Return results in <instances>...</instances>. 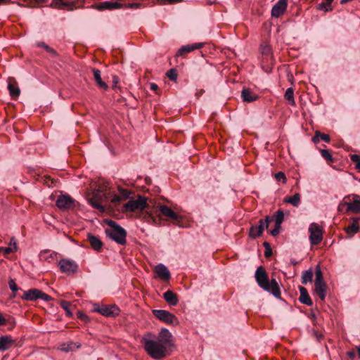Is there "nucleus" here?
<instances>
[{
    "mask_svg": "<svg viewBox=\"0 0 360 360\" xmlns=\"http://www.w3.org/2000/svg\"><path fill=\"white\" fill-rule=\"evenodd\" d=\"M350 158L356 164L355 168L360 172V155L357 154L351 155Z\"/></svg>",
    "mask_w": 360,
    "mask_h": 360,
    "instance_id": "nucleus-38",
    "label": "nucleus"
},
{
    "mask_svg": "<svg viewBox=\"0 0 360 360\" xmlns=\"http://www.w3.org/2000/svg\"><path fill=\"white\" fill-rule=\"evenodd\" d=\"M39 293L40 290L32 288L27 291H25L24 295L22 297V299L30 301H34L39 299Z\"/></svg>",
    "mask_w": 360,
    "mask_h": 360,
    "instance_id": "nucleus-23",
    "label": "nucleus"
},
{
    "mask_svg": "<svg viewBox=\"0 0 360 360\" xmlns=\"http://www.w3.org/2000/svg\"><path fill=\"white\" fill-rule=\"evenodd\" d=\"M56 252H51L49 254V256L48 257H46L45 259L47 260L49 262H51V260H53L55 257H56Z\"/></svg>",
    "mask_w": 360,
    "mask_h": 360,
    "instance_id": "nucleus-51",
    "label": "nucleus"
},
{
    "mask_svg": "<svg viewBox=\"0 0 360 360\" xmlns=\"http://www.w3.org/2000/svg\"><path fill=\"white\" fill-rule=\"evenodd\" d=\"M285 203H290L294 207H298L300 203V195L295 193L292 196L285 197L283 200Z\"/></svg>",
    "mask_w": 360,
    "mask_h": 360,
    "instance_id": "nucleus-29",
    "label": "nucleus"
},
{
    "mask_svg": "<svg viewBox=\"0 0 360 360\" xmlns=\"http://www.w3.org/2000/svg\"><path fill=\"white\" fill-rule=\"evenodd\" d=\"M341 206H347V212L354 213L360 212V196L357 195H352V202L344 201L339 205V210Z\"/></svg>",
    "mask_w": 360,
    "mask_h": 360,
    "instance_id": "nucleus-12",
    "label": "nucleus"
},
{
    "mask_svg": "<svg viewBox=\"0 0 360 360\" xmlns=\"http://www.w3.org/2000/svg\"><path fill=\"white\" fill-rule=\"evenodd\" d=\"M56 206L63 210H68L74 208L75 201L68 195H63L58 198L56 202Z\"/></svg>",
    "mask_w": 360,
    "mask_h": 360,
    "instance_id": "nucleus-11",
    "label": "nucleus"
},
{
    "mask_svg": "<svg viewBox=\"0 0 360 360\" xmlns=\"http://www.w3.org/2000/svg\"><path fill=\"white\" fill-rule=\"evenodd\" d=\"M150 89L153 90V91H155L158 88V85L156 84H155V83H151L150 84Z\"/></svg>",
    "mask_w": 360,
    "mask_h": 360,
    "instance_id": "nucleus-55",
    "label": "nucleus"
},
{
    "mask_svg": "<svg viewBox=\"0 0 360 360\" xmlns=\"http://www.w3.org/2000/svg\"><path fill=\"white\" fill-rule=\"evenodd\" d=\"M204 46V43L199 42V43H195L193 44H188L186 46H182L181 49H179V51L176 53V56H182L186 55L188 53H190L195 49H200L202 48Z\"/></svg>",
    "mask_w": 360,
    "mask_h": 360,
    "instance_id": "nucleus-16",
    "label": "nucleus"
},
{
    "mask_svg": "<svg viewBox=\"0 0 360 360\" xmlns=\"http://www.w3.org/2000/svg\"><path fill=\"white\" fill-rule=\"evenodd\" d=\"M37 46L44 49L47 53H50L52 56H57V52L44 42L41 41L37 43Z\"/></svg>",
    "mask_w": 360,
    "mask_h": 360,
    "instance_id": "nucleus-34",
    "label": "nucleus"
},
{
    "mask_svg": "<svg viewBox=\"0 0 360 360\" xmlns=\"http://www.w3.org/2000/svg\"><path fill=\"white\" fill-rule=\"evenodd\" d=\"M347 198H348V199H349V196H347V197H345V199H347Z\"/></svg>",
    "mask_w": 360,
    "mask_h": 360,
    "instance_id": "nucleus-62",
    "label": "nucleus"
},
{
    "mask_svg": "<svg viewBox=\"0 0 360 360\" xmlns=\"http://www.w3.org/2000/svg\"><path fill=\"white\" fill-rule=\"evenodd\" d=\"M153 314L159 320L168 324H177V318L168 311L163 309H154Z\"/></svg>",
    "mask_w": 360,
    "mask_h": 360,
    "instance_id": "nucleus-10",
    "label": "nucleus"
},
{
    "mask_svg": "<svg viewBox=\"0 0 360 360\" xmlns=\"http://www.w3.org/2000/svg\"><path fill=\"white\" fill-rule=\"evenodd\" d=\"M39 299H41L42 300L44 301H50L51 300V297L49 295L40 290Z\"/></svg>",
    "mask_w": 360,
    "mask_h": 360,
    "instance_id": "nucleus-47",
    "label": "nucleus"
},
{
    "mask_svg": "<svg viewBox=\"0 0 360 360\" xmlns=\"http://www.w3.org/2000/svg\"><path fill=\"white\" fill-rule=\"evenodd\" d=\"M285 98L288 101L291 105H295V102L294 100V91L292 88H288L285 93Z\"/></svg>",
    "mask_w": 360,
    "mask_h": 360,
    "instance_id": "nucleus-32",
    "label": "nucleus"
},
{
    "mask_svg": "<svg viewBox=\"0 0 360 360\" xmlns=\"http://www.w3.org/2000/svg\"><path fill=\"white\" fill-rule=\"evenodd\" d=\"M264 246L266 248V250H265V252H264L265 257H269L271 256L272 251H271V249L269 243H267V242H264Z\"/></svg>",
    "mask_w": 360,
    "mask_h": 360,
    "instance_id": "nucleus-44",
    "label": "nucleus"
},
{
    "mask_svg": "<svg viewBox=\"0 0 360 360\" xmlns=\"http://www.w3.org/2000/svg\"><path fill=\"white\" fill-rule=\"evenodd\" d=\"M342 207H343V206H341V207H340V210L338 209V210H339V211H342Z\"/></svg>",
    "mask_w": 360,
    "mask_h": 360,
    "instance_id": "nucleus-61",
    "label": "nucleus"
},
{
    "mask_svg": "<svg viewBox=\"0 0 360 360\" xmlns=\"http://www.w3.org/2000/svg\"><path fill=\"white\" fill-rule=\"evenodd\" d=\"M77 314H78V317L79 319H82L84 321L88 320V316L86 314H83L82 312H78Z\"/></svg>",
    "mask_w": 360,
    "mask_h": 360,
    "instance_id": "nucleus-52",
    "label": "nucleus"
},
{
    "mask_svg": "<svg viewBox=\"0 0 360 360\" xmlns=\"http://www.w3.org/2000/svg\"><path fill=\"white\" fill-rule=\"evenodd\" d=\"M287 0H278L271 9V15L278 18L283 15L287 8Z\"/></svg>",
    "mask_w": 360,
    "mask_h": 360,
    "instance_id": "nucleus-14",
    "label": "nucleus"
},
{
    "mask_svg": "<svg viewBox=\"0 0 360 360\" xmlns=\"http://www.w3.org/2000/svg\"><path fill=\"white\" fill-rule=\"evenodd\" d=\"M8 285L10 289L13 292H16L18 290V285L15 283L14 280L11 278L8 281Z\"/></svg>",
    "mask_w": 360,
    "mask_h": 360,
    "instance_id": "nucleus-45",
    "label": "nucleus"
},
{
    "mask_svg": "<svg viewBox=\"0 0 360 360\" xmlns=\"http://www.w3.org/2000/svg\"><path fill=\"white\" fill-rule=\"evenodd\" d=\"M319 134H320V131H316L315 135L312 139L314 143H316L319 141V139H320Z\"/></svg>",
    "mask_w": 360,
    "mask_h": 360,
    "instance_id": "nucleus-50",
    "label": "nucleus"
},
{
    "mask_svg": "<svg viewBox=\"0 0 360 360\" xmlns=\"http://www.w3.org/2000/svg\"><path fill=\"white\" fill-rule=\"evenodd\" d=\"M309 240L311 245L319 244L323 239V231L321 226L316 223H311L309 227Z\"/></svg>",
    "mask_w": 360,
    "mask_h": 360,
    "instance_id": "nucleus-9",
    "label": "nucleus"
},
{
    "mask_svg": "<svg viewBox=\"0 0 360 360\" xmlns=\"http://www.w3.org/2000/svg\"><path fill=\"white\" fill-rule=\"evenodd\" d=\"M281 226L275 224V228L271 231V234L273 236H277L281 231Z\"/></svg>",
    "mask_w": 360,
    "mask_h": 360,
    "instance_id": "nucleus-46",
    "label": "nucleus"
},
{
    "mask_svg": "<svg viewBox=\"0 0 360 360\" xmlns=\"http://www.w3.org/2000/svg\"><path fill=\"white\" fill-rule=\"evenodd\" d=\"M359 224L358 219H354L352 224L345 228L347 233L353 236L359 231Z\"/></svg>",
    "mask_w": 360,
    "mask_h": 360,
    "instance_id": "nucleus-28",
    "label": "nucleus"
},
{
    "mask_svg": "<svg viewBox=\"0 0 360 360\" xmlns=\"http://www.w3.org/2000/svg\"><path fill=\"white\" fill-rule=\"evenodd\" d=\"M315 283H325L323 278V274L322 272L319 268V266H317L316 268L315 271Z\"/></svg>",
    "mask_w": 360,
    "mask_h": 360,
    "instance_id": "nucleus-36",
    "label": "nucleus"
},
{
    "mask_svg": "<svg viewBox=\"0 0 360 360\" xmlns=\"http://www.w3.org/2000/svg\"><path fill=\"white\" fill-rule=\"evenodd\" d=\"M4 326H7L8 330H11L15 326V321L13 318L8 316V318L5 317V323Z\"/></svg>",
    "mask_w": 360,
    "mask_h": 360,
    "instance_id": "nucleus-35",
    "label": "nucleus"
},
{
    "mask_svg": "<svg viewBox=\"0 0 360 360\" xmlns=\"http://www.w3.org/2000/svg\"><path fill=\"white\" fill-rule=\"evenodd\" d=\"M8 0H0V4L7 2Z\"/></svg>",
    "mask_w": 360,
    "mask_h": 360,
    "instance_id": "nucleus-57",
    "label": "nucleus"
},
{
    "mask_svg": "<svg viewBox=\"0 0 360 360\" xmlns=\"http://www.w3.org/2000/svg\"><path fill=\"white\" fill-rule=\"evenodd\" d=\"M155 272L158 278L163 281H169L171 277L167 267L162 264H159L155 266Z\"/></svg>",
    "mask_w": 360,
    "mask_h": 360,
    "instance_id": "nucleus-17",
    "label": "nucleus"
},
{
    "mask_svg": "<svg viewBox=\"0 0 360 360\" xmlns=\"http://www.w3.org/2000/svg\"><path fill=\"white\" fill-rule=\"evenodd\" d=\"M261 52L262 55L269 56L271 54V48L267 44H262L260 46Z\"/></svg>",
    "mask_w": 360,
    "mask_h": 360,
    "instance_id": "nucleus-39",
    "label": "nucleus"
},
{
    "mask_svg": "<svg viewBox=\"0 0 360 360\" xmlns=\"http://www.w3.org/2000/svg\"><path fill=\"white\" fill-rule=\"evenodd\" d=\"M13 240V247L8 246V247H1V252H3L4 255H8L10 253L14 252L17 250V243L16 240L14 238H11V241Z\"/></svg>",
    "mask_w": 360,
    "mask_h": 360,
    "instance_id": "nucleus-31",
    "label": "nucleus"
},
{
    "mask_svg": "<svg viewBox=\"0 0 360 360\" xmlns=\"http://www.w3.org/2000/svg\"><path fill=\"white\" fill-rule=\"evenodd\" d=\"M91 311L106 317L115 316L120 313V309L116 305H99L98 304H94Z\"/></svg>",
    "mask_w": 360,
    "mask_h": 360,
    "instance_id": "nucleus-5",
    "label": "nucleus"
},
{
    "mask_svg": "<svg viewBox=\"0 0 360 360\" xmlns=\"http://www.w3.org/2000/svg\"><path fill=\"white\" fill-rule=\"evenodd\" d=\"M110 229H105L106 235L120 245L126 243L127 231L117 222L111 219L105 220Z\"/></svg>",
    "mask_w": 360,
    "mask_h": 360,
    "instance_id": "nucleus-4",
    "label": "nucleus"
},
{
    "mask_svg": "<svg viewBox=\"0 0 360 360\" xmlns=\"http://www.w3.org/2000/svg\"><path fill=\"white\" fill-rule=\"evenodd\" d=\"M241 96L245 102H252L258 98V96L254 94L250 89H244L241 92Z\"/></svg>",
    "mask_w": 360,
    "mask_h": 360,
    "instance_id": "nucleus-25",
    "label": "nucleus"
},
{
    "mask_svg": "<svg viewBox=\"0 0 360 360\" xmlns=\"http://www.w3.org/2000/svg\"><path fill=\"white\" fill-rule=\"evenodd\" d=\"M270 217L272 219V221H275V224L281 226V224L284 221V212L282 210H278L272 217Z\"/></svg>",
    "mask_w": 360,
    "mask_h": 360,
    "instance_id": "nucleus-30",
    "label": "nucleus"
},
{
    "mask_svg": "<svg viewBox=\"0 0 360 360\" xmlns=\"http://www.w3.org/2000/svg\"><path fill=\"white\" fill-rule=\"evenodd\" d=\"M160 212L165 217H167L175 221H180L181 217L174 212L169 207L165 205H161L159 207Z\"/></svg>",
    "mask_w": 360,
    "mask_h": 360,
    "instance_id": "nucleus-13",
    "label": "nucleus"
},
{
    "mask_svg": "<svg viewBox=\"0 0 360 360\" xmlns=\"http://www.w3.org/2000/svg\"><path fill=\"white\" fill-rule=\"evenodd\" d=\"M131 192L121 187L118 188V194L112 193L108 184H100L92 192V196L88 198L89 204L101 212L105 211L102 203L108 205L109 202L116 205L120 202L130 198Z\"/></svg>",
    "mask_w": 360,
    "mask_h": 360,
    "instance_id": "nucleus-1",
    "label": "nucleus"
},
{
    "mask_svg": "<svg viewBox=\"0 0 360 360\" xmlns=\"http://www.w3.org/2000/svg\"><path fill=\"white\" fill-rule=\"evenodd\" d=\"M87 240L91 247L96 251H100L103 247L102 241L97 236L91 233L87 234Z\"/></svg>",
    "mask_w": 360,
    "mask_h": 360,
    "instance_id": "nucleus-18",
    "label": "nucleus"
},
{
    "mask_svg": "<svg viewBox=\"0 0 360 360\" xmlns=\"http://www.w3.org/2000/svg\"><path fill=\"white\" fill-rule=\"evenodd\" d=\"M123 7V5L117 2L112 1H103L101 2L98 6L99 10H115Z\"/></svg>",
    "mask_w": 360,
    "mask_h": 360,
    "instance_id": "nucleus-20",
    "label": "nucleus"
},
{
    "mask_svg": "<svg viewBox=\"0 0 360 360\" xmlns=\"http://www.w3.org/2000/svg\"><path fill=\"white\" fill-rule=\"evenodd\" d=\"M319 138L321 140H323V141L327 142V143H328L330 141V136L328 134H321V132H320V134H319Z\"/></svg>",
    "mask_w": 360,
    "mask_h": 360,
    "instance_id": "nucleus-48",
    "label": "nucleus"
},
{
    "mask_svg": "<svg viewBox=\"0 0 360 360\" xmlns=\"http://www.w3.org/2000/svg\"><path fill=\"white\" fill-rule=\"evenodd\" d=\"M147 207V200L145 197L138 195L136 200L130 199L124 205V209L127 212L142 211Z\"/></svg>",
    "mask_w": 360,
    "mask_h": 360,
    "instance_id": "nucleus-6",
    "label": "nucleus"
},
{
    "mask_svg": "<svg viewBox=\"0 0 360 360\" xmlns=\"http://www.w3.org/2000/svg\"><path fill=\"white\" fill-rule=\"evenodd\" d=\"M315 292L319 297L323 301L326 295V285L325 283H314Z\"/></svg>",
    "mask_w": 360,
    "mask_h": 360,
    "instance_id": "nucleus-27",
    "label": "nucleus"
},
{
    "mask_svg": "<svg viewBox=\"0 0 360 360\" xmlns=\"http://www.w3.org/2000/svg\"><path fill=\"white\" fill-rule=\"evenodd\" d=\"M163 298L168 304H169L172 306H176L179 302L176 294H175L171 290L166 291L163 294Z\"/></svg>",
    "mask_w": 360,
    "mask_h": 360,
    "instance_id": "nucleus-24",
    "label": "nucleus"
},
{
    "mask_svg": "<svg viewBox=\"0 0 360 360\" xmlns=\"http://www.w3.org/2000/svg\"><path fill=\"white\" fill-rule=\"evenodd\" d=\"M9 246L13 247V241H11V240H10Z\"/></svg>",
    "mask_w": 360,
    "mask_h": 360,
    "instance_id": "nucleus-58",
    "label": "nucleus"
},
{
    "mask_svg": "<svg viewBox=\"0 0 360 360\" xmlns=\"http://www.w3.org/2000/svg\"><path fill=\"white\" fill-rule=\"evenodd\" d=\"M4 323H5V316H4L1 313H0V326H4Z\"/></svg>",
    "mask_w": 360,
    "mask_h": 360,
    "instance_id": "nucleus-54",
    "label": "nucleus"
},
{
    "mask_svg": "<svg viewBox=\"0 0 360 360\" xmlns=\"http://www.w3.org/2000/svg\"><path fill=\"white\" fill-rule=\"evenodd\" d=\"M317 9L319 11H324L325 12H328L332 10L331 4L321 3L317 5Z\"/></svg>",
    "mask_w": 360,
    "mask_h": 360,
    "instance_id": "nucleus-37",
    "label": "nucleus"
},
{
    "mask_svg": "<svg viewBox=\"0 0 360 360\" xmlns=\"http://www.w3.org/2000/svg\"><path fill=\"white\" fill-rule=\"evenodd\" d=\"M144 349L155 359H161L166 356L167 345L156 338H143Z\"/></svg>",
    "mask_w": 360,
    "mask_h": 360,
    "instance_id": "nucleus-3",
    "label": "nucleus"
},
{
    "mask_svg": "<svg viewBox=\"0 0 360 360\" xmlns=\"http://www.w3.org/2000/svg\"><path fill=\"white\" fill-rule=\"evenodd\" d=\"M58 266L60 271L68 276L75 274L78 270V264L69 259H61L58 262Z\"/></svg>",
    "mask_w": 360,
    "mask_h": 360,
    "instance_id": "nucleus-8",
    "label": "nucleus"
},
{
    "mask_svg": "<svg viewBox=\"0 0 360 360\" xmlns=\"http://www.w3.org/2000/svg\"><path fill=\"white\" fill-rule=\"evenodd\" d=\"M92 72L94 79L96 81L97 86L103 90H107L108 89V86L102 80L101 71L98 69L93 68Z\"/></svg>",
    "mask_w": 360,
    "mask_h": 360,
    "instance_id": "nucleus-22",
    "label": "nucleus"
},
{
    "mask_svg": "<svg viewBox=\"0 0 360 360\" xmlns=\"http://www.w3.org/2000/svg\"><path fill=\"white\" fill-rule=\"evenodd\" d=\"M8 89L9 94L12 98H15L19 96L20 90L18 88V86H17L14 79L12 78L8 79Z\"/></svg>",
    "mask_w": 360,
    "mask_h": 360,
    "instance_id": "nucleus-21",
    "label": "nucleus"
},
{
    "mask_svg": "<svg viewBox=\"0 0 360 360\" xmlns=\"http://www.w3.org/2000/svg\"><path fill=\"white\" fill-rule=\"evenodd\" d=\"M275 178L276 181H283V183H285L286 181V178L285 176V174L282 172H279L275 174Z\"/></svg>",
    "mask_w": 360,
    "mask_h": 360,
    "instance_id": "nucleus-43",
    "label": "nucleus"
},
{
    "mask_svg": "<svg viewBox=\"0 0 360 360\" xmlns=\"http://www.w3.org/2000/svg\"><path fill=\"white\" fill-rule=\"evenodd\" d=\"M15 340L11 335H2L0 337V352L10 349L15 344Z\"/></svg>",
    "mask_w": 360,
    "mask_h": 360,
    "instance_id": "nucleus-15",
    "label": "nucleus"
},
{
    "mask_svg": "<svg viewBox=\"0 0 360 360\" xmlns=\"http://www.w3.org/2000/svg\"><path fill=\"white\" fill-rule=\"evenodd\" d=\"M299 290L300 293L299 298L300 302L302 304H307V306L312 305L313 302L310 296L309 295L307 290L305 288L300 286L299 288Z\"/></svg>",
    "mask_w": 360,
    "mask_h": 360,
    "instance_id": "nucleus-19",
    "label": "nucleus"
},
{
    "mask_svg": "<svg viewBox=\"0 0 360 360\" xmlns=\"http://www.w3.org/2000/svg\"><path fill=\"white\" fill-rule=\"evenodd\" d=\"M255 279L259 286L271 293L276 297H279L281 290L279 285L275 278H271L269 281L268 275L263 266H259L255 272Z\"/></svg>",
    "mask_w": 360,
    "mask_h": 360,
    "instance_id": "nucleus-2",
    "label": "nucleus"
},
{
    "mask_svg": "<svg viewBox=\"0 0 360 360\" xmlns=\"http://www.w3.org/2000/svg\"><path fill=\"white\" fill-rule=\"evenodd\" d=\"M272 221L270 216H266L264 219H260L259 224L253 225L250 229V237L256 238L260 236L265 229H268L269 223Z\"/></svg>",
    "mask_w": 360,
    "mask_h": 360,
    "instance_id": "nucleus-7",
    "label": "nucleus"
},
{
    "mask_svg": "<svg viewBox=\"0 0 360 360\" xmlns=\"http://www.w3.org/2000/svg\"><path fill=\"white\" fill-rule=\"evenodd\" d=\"M142 6V4L140 3H131V4H127L123 5V7L126 8H131V9H138L141 8Z\"/></svg>",
    "mask_w": 360,
    "mask_h": 360,
    "instance_id": "nucleus-42",
    "label": "nucleus"
},
{
    "mask_svg": "<svg viewBox=\"0 0 360 360\" xmlns=\"http://www.w3.org/2000/svg\"><path fill=\"white\" fill-rule=\"evenodd\" d=\"M356 349L358 351L359 357L360 358V347H357Z\"/></svg>",
    "mask_w": 360,
    "mask_h": 360,
    "instance_id": "nucleus-56",
    "label": "nucleus"
},
{
    "mask_svg": "<svg viewBox=\"0 0 360 360\" xmlns=\"http://www.w3.org/2000/svg\"><path fill=\"white\" fill-rule=\"evenodd\" d=\"M326 2H328V4H331V3L333 1V0H326Z\"/></svg>",
    "mask_w": 360,
    "mask_h": 360,
    "instance_id": "nucleus-59",
    "label": "nucleus"
},
{
    "mask_svg": "<svg viewBox=\"0 0 360 360\" xmlns=\"http://www.w3.org/2000/svg\"><path fill=\"white\" fill-rule=\"evenodd\" d=\"M119 77L117 75L112 76V88H116L117 84L119 83Z\"/></svg>",
    "mask_w": 360,
    "mask_h": 360,
    "instance_id": "nucleus-49",
    "label": "nucleus"
},
{
    "mask_svg": "<svg viewBox=\"0 0 360 360\" xmlns=\"http://www.w3.org/2000/svg\"><path fill=\"white\" fill-rule=\"evenodd\" d=\"M321 153L322 157L324 159H326V160H327L328 161L333 162V158L331 154L329 153L328 150L323 149V150H321Z\"/></svg>",
    "mask_w": 360,
    "mask_h": 360,
    "instance_id": "nucleus-41",
    "label": "nucleus"
},
{
    "mask_svg": "<svg viewBox=\"0 0 360 360\" xmlns=\"http://www.w3.org/2000/svg\"><path fill=\"white\" fill-rule=\"evenodd\" d=\"M167 76L171 79V80H173V81H175L176 79H177V72H176V70L175 69H170L167 72Z\"/></svg>",
    "mask_w": 360,
    "mask_h": 360,
    "instance_id": "nucleus-40",
    "label": "nucleus"
},
{
    "mask_svg": "<svg viewBox=\"0 0 360 360\" xmlns=\"http://www.w3.org/2000/svg\"><path fill=\"white\" fill-rule=\"evenodd\" d=\"M60 1L62 2V4H63L64 6H67V4H66V3L63 2V1H62V0H60Z\"/></svg>",
    "mask_w": 360,
    "mask_h": 360,
    "instance_id": "nucleus-60",
    "label": "nucleus"
},
{
    "mask_svg": "<svg viewBox=\"0 0 360 360\" xmlns=\"http://www.w3.org/2000/svg\"><path fill=\"white\" fill-rule=\"evenodd\" d=\"M313 278V273L311 269L303 273L302 276V283L306 285L308 282H311Z\"/></svg>",
    "mask_w": 360,
    "mask_h": 360,
    "instance_id": "nucleus-33",
    "label": "nucleus"
},
{
    "mask_svg": "<svg viewBox=\"0 0 360 360\" xmlns=\"http://www.w3.org/2000/svg\"><path fill=\"white\" fill-rule=\"evenodd\" d=\"M347 355L348 356L349 358L354 359L356 354L354 352L350 351L347 353Z\"/></svg>",
    "mask_w": 360,
    "mask_h": 360,
    "instance_id": "nucleus-53",
    "label": "nucleus"
},
{
    "mask_svg": "<svg viewBox=\"0 0 360 360\" xmlns=\"http://www.w3.org/2000/svg\"><path fill=\"white\" fill-rule=\"evenodd\" d=\"M171 333L166 328H162L158 336L156 338L157 340H161L168 346H169L171 342Z\"/></svg>",
    "mask_w": 360,
    "mask_h": 360,
    "instance_id": "nucleus-26",
    "label": "nucleus"
}]
</instances>
